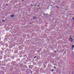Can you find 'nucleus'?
<instances>
[{
  "instance_id": "f257e3e1",
  "label": "nucleus",
  "mask_w": 74,
  "mask_h": 74,
  "mask_svg": "<svg viewBox=\"0 0 74 74\" xmlns=\"http://www.w3.org/2000/svg\"><path fill=\"white\" fill-rule=\"evenodd\" d=\"M69 39V41H71V42H73V38L70 37Z\"/></svg>"
},
{
  "instance_id": "f03ea898",
  "label": "nucleus",
  "mask_w": 74,
  "mask_h": 74,
  "mask_svg": "<svg viewBox=\"0 0 74 74\" xmlns=\"http://www.w3.org/2000/svg\"><path fill=\"white\" fill-rule=\"evenodd\" d=\"M33 19L34 20V19H36V17L35 16H34L33 17Z\"/></svg>"
},
{
  "instance_id": "7ed1b4c3",
  "label": "nucleus",
  "mask_w": 74,
  "mask_h": 74,
  "mask_svg": "<svg viewBox=\"0 0 74 74\" xmlns=\"http://www.w3.org/2000/svg\"><path fill=\"white\" fill-rule=\"evenodd\" d=\"M14 15H11V16H10V17H11V18H12V17H14Z\"/></svg>"
},
{
  "instance_id": "20e7f679",
  "label": "nucleus",
  "mask_w": 74,
  "mask_h": 74,
  "mask_svg": "<svg viewBox=\"0 0 74 74\" xmlns=\"http://www.w3.org/2000/svg\"><path fill=\"white\" fill-rule=\"evenodd\" d=\"M74 45H73L72 46V48H74Z\"/></svg>"
},
{
  "instance_id": "39448f33",
  "label": "nucleus",
  "mask_w": 74,
  "mask_h": 74,
  "mask_svg": "<svg viewBox=\"0 0 74 74\" xmlns=\"http://www.w3.org/2000/svg\"><path fill=\"white\" fill-rule=\"evenodd\" d=\"M54 69H56V67L55 66H54Z\"/></svg>"
},
{
  "instance_id": "423d86ee",
  "label": "nucleus",
  "mask_w": 74,
  "mask_h": 74,
  "mask_svg": "<svg viewBox=\"0 0 74 74\" xmlns=\"http://www.w3.org/2000/svg\"><path fill=\"white\" fill-rule=\"evenodd\" d=\"M2 21H3V22H4V20H2Z\"/></svg>"
},
{
  "instance_id": "0eeeda50",
  "label": "nucleus",
  "mask_w": 74,
  "mask_h": 74,
  "mask_svg": "<svg viewBox=\"0 0 74 74\" xmlns=\"http://www.w3.org/2000/svg\"><path fill=\"white\" fill-rule=\"evenodd\" d=\"M36 58V56H35L34 57V59H35V58Z\"/></svg>"
},
{
  "instance_id": "6e6552de",
  "label": "nucleus",
  "mask_w": 74,
  "mask_h": 74,
  "mask_svg": "<svg viewBox=\"0 0 74 74\" xmlns=\"http://www.w3.org/2000/svg\"><path fill=\"white\" fill-rule=\"evenodd\" d=\"M52 71H53V69H52Z\"/></svg>"
},
{
  "instance_id": "1a4fd4ad",
  "label": "nucleus",
  "mask_w": 74,
  "mask_h": 74,
  "mask_svg": "<svg viewBox=\"0 0 74 74\" xmlns=\"http://www.w3.org/2000/svg\"><path fill=\"white\" fill-rule=\"evenodd\" d=\"M58 6H56L57 8H58Z\"/></svg>"
},
{
  "instance_id": "9d476101",
  "label": "nucleus",
  "mask_w": 74,
  "mask_h": 74,
  "mask_svg": "<svg viewBox=\"0 0 74 74\" xmlns=\"http://www.w3.org/2000/svg\"><path fill=\"white\" fill-rule=\"evenodd\" d=\"M38 7H40V5H38Z\"/></svg>"
},
{
  "instance_id": "9b49d317",
  "label": "nucleus",
  "mask_w": 74,
  "mask_h": 74,
  "mask_svg": "<svg viewBox=\"0 0 74 74\" xmlns=\"http://www.w3.org/2000/svg\"><path fill=\"white\" fill-rule=\"evenodd\" d=\"M51 6H52V5H51Z\"/></svg>"
},
{
  "instance_id": "f8f14e48",
  "label": "nucleus",
  "mask_w": 74,
  "mask_h": 74,
  "mask_svg": "<svg viewBox=\"0 0 74 74\" xmlns=\"http://www.w3.org/2000/svg\"><path fill=\"white\" fill-rule=\"evenodd\" d=\"M74 73H72V74H74Z\"/></svg>"
},
{
  "instance_id": "ddd939ff",
  "label": "nucleus",
  "mask_w": 74,
  "mask_h": 74,
  "mask_svg": "<svg viewBox=\"0 0 74 74\" xmlns=\"http://www.w3.org/2000/svg\"><path fill=\"white\" fill-rule=\"evenodd\" d=\"M6 5H7H7H8V4H7Z\"/></svg>"
},
{
  "instance_id": "4468645a",
  "label": "nucleus",
  "mask_w": 74,
  "mask_h": 74,
  "mask_svg": "<svg viewBox=\"0 0 74 74\" xmlns=\"http://www.w3.org/2000/svg\"><path fill=\"white\" fill-rule=\"evenodd\" d=\"M33 5H31V6H33Z\"/></svg>"
},
{
  "instance_id": "2eb2a0df",
  "label": "nucleus",
  "mask_w": 74,
  "mask_h": 74,
  "mask_svg": "<svg viewBox=\"0 0 74 74\" xmlns=\"http://www.w3.org/2000/svg\"><path fill=\"white\" fill-rule=\"evenodd\" d=\"M55 53H56V51L55 52Z\"/></svg>"
},
{
  "instance_id": "dca6fc26",
  "label": "nucleus",
  "mask_w": 74,
  "mask_h": 74,
  "mask_svg": "<svg viewBox=\"0 0 74 74\" xmlns=\"http://www.w3.org/2000/svg\"><path fill=\"white\" fill-rule=\"evenodd\" d=\"M30 25H32V23H31L30 24Z\"/></svg>"
},
{
  "instance_id": "f3484780",
  "label": "nucleus",
  "mask_w": 74,
  "mask_h": 74,
  "mask_svg": "<svg viewBox=\"0 0 74 74\" xmlns=\"http://www.w3.org/2000/svg\"><path fill=\"white\" fill-rule=\"evenodd\" d=\"M14 47H15V45H14Z\"/></svg>"
},
{
  "instance_id": "a211bd4d",
  "label": "nucleus",
  "mask_w": 74,
  "mask_h": 74,
  "mask_svg": "<svg viewBox=\"0 0 74 74\" xmlns=\"http://www.w3.org/2000/svg\"><path fill=\"white\" fill-rule=\"evenodd\" d=\"M44 2V1H42V2Z\"/></svg>"
},
{
  "instance_id": "6ab92c4d",
  "label": "nucleus",
  "mask_w": 74,
  "mask_h": 74,
  "mask_svg": "<svg viewBox=\"0 0 74 74\" xmlns=\"http://www.w3.org/2000/svg\"><path fill=\"white\" fill-rule=\"evenodd\" d=\"M31 20H32V19H31Z\"/></svg>"
}]
</instances>
